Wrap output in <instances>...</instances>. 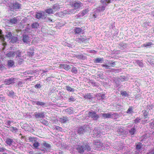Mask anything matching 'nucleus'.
Here are the masks:
<instances>
[{
    "label": "nucleus",
    "mask_w": 154,
    "mask_h": 154,
    "mask_svg": "<svg viewBox=\"0 0 154 154\" xmlns=\"http://www.w3.org/2000/svg\"><path fill=\"white\" fill-rule=\"evenodd\" d=\"M75 148L81 154L83 153L85 150L87 151L91 150L89 143L85 141H81L79 144L75 146Z\"/></svg>",
    "instance_id": "obj_1"
},
{
    "label": "nucleus",
    "mask_w": 154,
    "mask_h": 154,
    "mask_svg": "<svg viewBox=\"0 0 154 154\" xmlns=\"http://www.w3.org/2000/svg\"><path fill=\"white\" fill-rule=\"evenodd\" d=\"M142 116L144 120H142L141 122L142 124H145L149 122L148 121L149 118V111L147 112L146 110H144L142 112Z\"/></svg>",
    "instance_id": "obj_2"
},
{
    "label": "nucleus",
    "mask_w": 154,
    "mask_h": 154,
    "mask_svg": "<svg viewBox=\"0 0 154 154\" xmlns=\"http://www.w3.org/2000/svg\"><path fill=\"white\" fill-rule=\"evenodd\" d=\"M47 17L46 13L43 11L36 12L35 14V17L39 19H45Z\"/></svg>",
    "instance_id": "obj_3"
},
{
    "label": "nucleus",
    "mask_w": 154,
    "mask_h": 154,
    "mask_svg": "<svg viewBox=\"0 0 154 154\" xmlns=\"http://www.w3.org/2000/svg\"><path fill=\"white\" fill-rule=\"evenodd\" d=\"M108 65L106 64H103L101 65L102 67H104L106 69H110V67H114L116 65V62L112 60L108 61Z\"/></svg>",
    "instance_id": "obj_4"
},
{
    "label": "nucleus",
    "mask_w": 154,
    "mask_h": 154,
    "mask_svg": "<svg viewBox=\"0 0 154 154\" xmlns=\"http://www.w3.org/2000/svg\"><path fill=\"white\" fill-rule=\"evenodd\" d=\"M88 115L89 117L91 118L94 120H97L99 117L98 115L93 111H89L88 113Z\"/></svg>",
    "instance_id": "obj_5"
},
{
    "label": "nucleus",
    "mask_w": 154,
    "mask_h": 154,
    "mask_svg": "<svg viewBox=\"0 0 154 154\" xmlns=\"http://www.w3.org/2000/svg\"><path fill=\"white\" fill-rule=\"evenodd\" d=\"M103 144L98 140L95 141L93 143V147L95 150H98L102 148Z\"/></svg>",
    "instance_id": "obj_6"
},
{
    "label": "nucleus",
    "mask_w": 154,
    "mask_h": 154,
    "mask_svg": "<svg viewBox=\"0 0 154 154\" xmlns=\"http://www.w3.org/2000/svg\"><path fill=\"white\" fill-rule=\"evenodd\" d=\"M21 5L19 3L15 2L9 6V7L12 10H14L15 11H17L18 9L20 8Z\"/></svg>",
    "instance_id": "obj_7"
},
{
    "label": "nucleus",
    "mask_w": 154,
    "mask_h": 154,
    "mask_svg": "<svg viewBox=\"0 0 154 154\" xmlns=\"http://www.w3.org/2000/svg\"><path fill=\"white\" fill-rule=\"evenodd\" d=\"M34 116L38 120H40V119H42L45 117V115L44 112H35L34 114Z\"/></svg>",
    "instance_id": "obj_8"
},
{
    "label": "nucleus",
    "mask_w": 154,
    "mask_h": 154,
    "mask_svg": "<svg viewBox=\"0 0 154 154\" xmlns=\"http://www.w3.org/2000/svg\"><path fill=\"white\" fill-rule=\"evenodd\" d=\"M88 41V38L85 36H81L79 38H76L75 41L80 43L86 42Z\"/></svg>",
    "instance_id": "obj_9"
},
{
    "label": "nucleus",
    "mask_w": 154,
    "mask_h": 154,
    "mask_svg": "<svg viewBox=\"0 0 154 154\" xmlns=\"http://www.w3.org/2000/svg\"><path fill=\"white\" fill-rule=\"evenodd\" d=\"M98 10H95L93 13L90 14L89 17L91 21H94L98 15L99 14L98 13Z\"/></svg>",
    "instance_id": "obj_10"
},
{
    "label": "nucleus",
    "mask_w": 154,
    "mask_h": 154,
    "mask_svg": "<svg viewBox=\"0 0 154 154\" xmlns=\"http://www.w3.org/2000/svg\"><path fill=\"white\" fill-rule=\"evenodd\" d=\"M15 79L14 78H11L6 79L4 81V84L6 85L13 84L15 82Z\"/></svg>",
    "instance_id": "obj_11"
},
{
    "label": "nucleus",
    "mask_w": 154,
    "mask_h": 154,
    "mask_svg": "<svg viewBox=\"0 0 154 154\" xmlns=\"http://www.w3.org/2000/svg\"><path fill=\"white\" fill-rule=\"evenodd\" d=\"M88 126L87 125H84L79 128L77 132L79 134H83L84 132L86 131L87 128H88Z\"/></svg>",
    "instance_id": "obj_12"
},
{
    "label": "nucleus",
    "mask_w": 154,
    "mask_h": 154,
    "mask_svg": "<svg viewBox=\"0 0 154 154\" xmlns=\"http://www.w3.org/2000/svg\"><path fill=\"white\" fill-rule=\"evenodd\" d=\"M74 30L75 34H82L84 33V30L79 27H75Z\"/></svg>",
    "instance_id": "obj_13"
},
{
    "label": "nucleus",
    "mask_w": 154,
    "mask_h": 154,
    "mask_svg": "<svg viewBox=\"0 0 154 154\" xmlns=\"http://www.w3.org/2000/svg\"><path fill=\"white\" fill-rule=\"evenodd\" d=\"M5 143L9 146H11L14 143L13 139L11 138L7 137L5 140Z\"/></svg>",
    "instance_id": "obj_14"
},
{
    "label": "nucleus",
    "mask_w": 154,
    "mask_h": 154,
    "mask_svg": "<svg viewBox=\"0 0 154 154\" xmlns=\"http://www.w3.org/2000/svg\"><path fill=\"white\" fill-rule=\"evenodd\" d=\"M100 133V131H99L98 128V127H96L93 130L92 134H93L94 137H95L98 136Z\"/></svg>",
    "instance_id": "obj_15"
},
{
    "label": "nucleus",
    "mask_w": 154,
    "mask_h": 154,
    "mask_svg": "<svg viewBox=\"0 0 154 154\" xmlns=\"http://www.w3.org/2000/svg\"><path fill=\"white\" fill-rule=\"evenodd\" d=\"M100 115L104 119H106L107 118H110L112 117V115L111 113H101Z\"/></svg>",
    "instance_id": "obj_16"
},
{
    "label": "nucleus",
    "mask_w": 154,
    "mask_h": 154,
    "mask_svg": "<svg viewBox=\"0 0 154 154\" xmlns=\"http://www.w3.org/2000/svg\"><path fill=\"white\" fill-rule=\"evenodd\" d=\"M60 67L61 68H63L66 70L67 71L70 69L69 65L66 64H61L60 65Z\"/></svg>",
    "instance_id": "obj_17"
},
{
    "label": "nucleus",
    "mask_w": 154,
    "mask_h": 154,
    "mask_svg": "<svg viewBox=\"0 0 154 154\" xmlns=\"http://www.w3.org/2000/svg\"><path fill=\"white\" fill-rule=\"evenodd\" d=\"M68 117L66 116H63L62 117L59 119V121L61 123H65L68 121Z\"/></svg>",
    "instance_id": "obj_18"
},
{
    "label": "nucleus",
    "mask_w": 154,
    "mask_h": 154,
    "mask_svg": "<svg viewBox=\"0 0 154 154\" xmlns=\"http://www.w3.org/2000/svg\"><path fill=\"white\" fill-rule=\"evenodd\" d=\"M110 145L109 144V143L108 142L106 143V144H104L102 145V149L103 150H105L108 149L109 148H112V147L111 146V147L110 146Z\"/></svg>",
    "instance_id": "obj_19"
},
{
    "label": "nucleus",
    "mask_w": 154,
    "mask_h": 154,
    "mask_svg": "<svg viewBox=\"0 0 154 154\" xmlns=\"http://www.w3.org/2000/svg\"><path fill=\"white\" fill-rule=\"evenodd\" d=\"M29 36L26 35H24L23 36L22 40L25 43H27L29 42Z\"/></svg>",
    "instance_id": "obj_20"
},
{
    "label": "nucleus",
    "mask_w": 154,
    "mask_h": 154,
    "mask_svg": "<svg viewBox=\"0 0 154 154\" xmlns=\"http://www.w3.org/2000/svg\"><path fill=\"white\" fill-rule=\"evenodd\" d=\"M40 146V143L37 140H36L35 142L33 143L32 148L35 149H38V147Z\"/></svg>",
    "instance_id": "obj_21"
},
{
    "label": "nucleus",
    "mask_w": 154,
    "mask_h": 154,
    "mask_svg": "<svg viewBox=\"0 0 154 154\" xmlns=\"http://www.w3.org/2000/svg\"><path fill=\"white\" fill-rule=\"evenodd\" d=\"M89 11L88 9H85L83 10L82 11L81 13H80L78 14V17H82L85 15V14H87L88 12Z\"/></svg>",
    "instance_id": "obj_22"
},
{
    "label": "nucleus",
    "mask_w": 154,
    "mask_h": 154,
    "mask_svg": "<svg viewBox=\"0 0 154 154\" xmlns=\"http://www.w3.org/2000/svg\"><path fill=\"white\" fill-rule=\"evenodd\" d=\"M10 42L12 43H14L17 42L18 41V38L17 37L13 36L11 38Z\"/></svg>",
    "instance_id": "obj_23"
},
{
    "label": "nucleus",
    "mask_w": 154,
    "mask_h": 154,
    "mask_svg": "<svg viewBox=\"0 0 154 154\" xmlns=\"http://www.w3.org/2000/svg\"><path fill=\"white\" fill-rule=\"evenodd\" d=\"M82 4V3L79 2H75L73 4V6L75 9H77L80 7Z\"/></svg>",
    "instance_id": "obj_24"
},
{
    "label": "nucleus",
    "mask_w": 154,
    "mask_h": 154,
    "mask_svg": "<svg viewBox=\"0 0 154 154\" xmlns=\"http://www.w3.org/2000/svg\"><path fill=\"white\" fill-rule=\"evenodd\" d=\"M128 131L129 134L131 135H134L135 134L136 131V128H135V126L131 128Z\"/></svg>",
    "instance_id": "obj_25"
},
{
    "label": "nucleus",
    "mask_w": 154,
    "mask_h": 154,
    "mask_svg": "<svg viewBox=\"0 0 154 154\" xmlns=\"http://www.w3.org/2000/svg\"><path fill=\"white\" fill-rule=\"evenodd\" d=\"M119 47L122 50H123L127 47V45L126 43L121 42L119 44Z\"/></svg>",
    "instance_id": "obj_26"
},
{
    "label": "nucleus",
    "mask_w": 154,
    "mask_h": 154,
    "mask_svg": "<svg viewBox=\"0 0 154 154\" xmlns=\"http://www.w3.org/2000/svg\"><path fill=\"white\" fill-rule=\"evenodd\" d=\"M8 21L9 23L11 24H16L17 22V18L15 17L13 18L9 19Z\"/></svg>",
    "instance_id": "obj_27"
},
{
    "label": "nucleus",
    "mask_w": 154,
    "mask_h": 154,
    "mask_svg": "<svg viewBox=\"0 0 154 154\" xmlns=\"http://www.w3.org/2000/svg\"><path fill=\"white\" fill-rule=\"evenodd\" d=\"M142 143H139L136 146V150L139 152H140L141 150L142 146Z\"/></svg>",
    "instance_id": "obj_28"
},
{
    "label": "nucleus",
    "mask_w": 154,
    "mask_h": 154,
    "mask_svg": "<svg viewBox=\"0 0 154 154\" xmlns=\"http://www.w3.org/2000/svg\"><path fill=\"white\" fill-rule=\"evenodd\" d=\"M102 6H100L96 10H98V13L99 14L100 11H103L104 10H105L106 7V6H105V5H103V4Z\"/></svg>",
    "instance_id": "obj_29"
},
{
    "label": "nucleus",
    "mask_w": 154,
    "mask_h": 154,
    "mask_svg": "<svg viewBox=\"0 0 154 154\" xmlns=\"http://www.w3.org/2000/svg\"><path fill=\"white\" fill-rule=\"evenodd\" d=\"M39 26V23L36 22L33 23L31 25V28L32 29H37Z\"/></svg>",
    "instance_id": "obj_30"
},
{
    "label": "nucleus",
    "mask_w": 154,
    "mask_h": 154,
    "mask_svg": "<svg viewBox=\"0 0 154 154\" xmlns=\"http://www.w3.org/2000/svg\"><path fill=\"white\" fill-rule=\"evenodd\" d=\"M65 111L69 114H72L74 112L73 108L70 107L65 109Z\"/></svg>",
    "instance_id": "obj_31"
},
{
    "label": "nucleus",
    "mask_w": 154,
    "mask_h": 154,
    "mask_svg": "<svg viewBox=\"0 0 154 154\" xmlns=\"http://www.w3.org/2000/svg\"><path fill=\"white\" fill-rule=\"evenodd\" d=\"M39 121L41 123L45 125H48L49 124L47 120L44 119L43 118L39 120Z\"/></svg>",
    "instance_id": "obj_32"
},
{
    "label": "nucleus",
    "mask_w": 154,
    "mask_h": 154,
    "mask_svg": "<svg viewBox=\"0 0 154 154\" xmlns=\"http://www.w3.org/2000/svg\"><path fill=\"white\" fill-rule=\"evenodd\" d=\"M84 97L85 99L88 100L92 99H93V97L91 95L90 93H88L85 94L84 96Z\"/></svg>",
    "instance_id": "obj_33"
},
{
    "label": "nucleus",
    "mask_w": 154,
    "mask_h": 154,
    "mask_svg": "<svg viewBox=\"0 0 154 154\" xmlns=\"http://www.w3.org/2000/svg\"><path fill=\"white\" fill-rule=\"evenodd\" d=\"M29 56H32L34 55V49L32 48H30L27 52Z\"/></svg>",
    "instance_id": "obj_34"
},
{
    "label": "nucleus",
    "mask_w": 154,
    "mask_h": 154,
    "mask_svg": "<svg viewBox=\"0 0 154 154\" xmlns=\"http://www.w3.org/2000/svg\"><path fill=\"white\" fill-rule=\"evenodd\" d=\"M10 131L14 133H16L18 131V130L16 127L13 126L10 127Z\"/></svg>",
    "instance_id": "obj_35"
},
{
    "label": "nucleus",
    "mask_w": 154,
    "mask_h": 154,
    "mask_svg": "<svg viewBox=\"0 0 154 154\" xmlns=\"http://www.w3.org/2000/svg\"><path fill=\"white\" fill-rule=\"evenodd\" d=\"M103 61L104 59L103 58H97L95 59L94 62L96 63H101Z\"/></svg>",
    "instance_id": "obj_36"
},
{
    "label": "nucleus",
    "mask_w": 154,
    "mask_h": 154,
    "mask_svg": "<svg viewBox=\"0 0 154 154\" xmlns=\"http://www.w3.org/2000/svg\"><path fill=\"white\" fill-rule=\"evenodd\" d=\"M37 105L38 106H41L43 107L47 106L45 103L39 101L37 102Z\"/></svg>",
    "instance_id": "obj_37"
},
{
    "label": "nucleus",
    "mask_w": 154,
    "mask_h": 154,
    "mask_svg": "<svg viewBox=\"0 0 154 154\" xmlns=\"http://www.w3.org/2000/svg\"><path fill=\"white\" fill-rule=\"evenodd\" d=\"M7 152L8 153L10 154L11 153V152L9 150H7L5 148L3 147H0V152Z\"/></svg>",
    "instance_id": "obj_38"
},
{
    "label": "nucleus",
    "mask_w": 154,
    "mask_h": 154,
    "mask_svg": "<svg viewBox=\"0 0 154 154\" xmlns=\"http://www.w3.org/2000/svg\"><path fill=\"white\" fill-rule=\"evenodd\" d=\"M111 0H101V2L105 6H107L108 4L110 2Z\"/></svg>",
    "instance_id": "obj_39"
},
{
    "label": "nucleus",
    "mask_w": 154,
    "mask_h": 154,
    "mask_svg": "<svg viewBox=\"0 0 154 154\" xmlns=\"http://www.w3.org/2000/svg\"><path fill=\"white\" fill-rule=\"evenodd\" d=\"M6 55L7 57H13L14 56V52L12 51H10L7 53Z\"/></svg>",
    "instance_id": "obj_40"
},
{
    "label": "nucleus",
    "mask_w": 154,
    "mask_h": 154,
    "mask_svg": "<svg viewBox=\"0 0 154 154\" xmlns=\"http://www.w3.org/2000/svg\"><path fill=\"white\" fill-rule=\"evenodd\" d=\"M12 35V34L11 32H7L5 36V37L7 38L8 39H10L13 36Z\"/></svg>",
    "instance_id": "obj_41"
},
{
    "label": "nucleus",
    "mask_w": 154,
    "mask_h": 154,
    "mask_svg": "<svg viewBox=\"0 0 154 154\" xmlns=\"http://www.w3.org/2000/svg\"><path fill=\"white\" fill-rule=\"evenodd\" d=\"M135 63L137 64L138 65L142 67L143 66V64L142 62V60H137L135 61Z\"/></svg>",
    "instance_id": "obj_42"
},
{
    "label": "nucleus",
    "mask_w": 154,
    "mask_h": 154,
    "mask_svg": "<svg viewBox=\"0 0 154 154\" xmlns=\"http://www.w3.org/2000/svg\"><path fill=\"white\" fill-rule=\"evenodd\" d=\"M65 88L67 91L69 92H74L75 90L74 88H71L69 86H66Z\"/></svg>",
    "instance_id": "obj_43"
},
{
    "label": "nucleus",
    "mask_w": 154,
    "mask_h": 154,
    "mask_svg": "<svg viewBox=\"0 0 154 154\" xmlns=\"http://www.w3.org/2000/svg\"><path fill=\"white\" fill-rule=\"evenodd\" d=\"M43 145L47 149H51V145L46 142L43 143Z\"/></svg>",
    "instance_id": "obj_44"
},
{
    "label": "nucleus",
    "mask_w": 154,
    "mask_h": 154,
    "mask_svg": "<svg viewBox=\"0 0 154 154\" xmlns=\"http://www.w3.org/2000/svg\"><path fill=\"white\" fill-rule=\"evenodd\" d=\"M76 98L75 97L73 96H71L69 98L68 100V101L69 102H74Z\"/></svg>",
    "instance_id": "obj_45"
},
{
    "label": "nucleus",
    "mask_w": 154,
    "mask_h": 154,
    "mask_svg": "<svg viewBox=\"0 0 154 154\" xmlns=\"http://www.w3.org/2000/svg\"><path fill=\"white\" fill-rule=\"evenodd\" d=\"M133 107L132 106H130L129 107V108L128 109V110H127L126 112V113H127L128 114H132L133 112Z\"/></svg>",
    "instance_id": "obj_46"
},
{
    "label": "nucleus",
    "mask_w": 154,
    "mask_h": 154,
    "mask_svg": "<svg viewBox=\"0 0 154 154\" xmlns=\"http://www.w3.org/2000/svg\"><path fill=\"white\" fill-rule=\"evenodd\" d=\"M45 11L46 12V13L48 14H51L53 13V9L51 8L46 9Z\"/></svg>",
    "instance_id": "obj_47"
},
{
    "label": "nucleus",
    "mask_w": 154,
    "mask_h": 154,
    "mask_svg": "<svg viewBox=\"0 0 154 154\" xmlns=\"http://www.w3.org/2000/svg\"><path fill=\"white\" fill-rule=\"evenodd\" d=\"M14 64V63L13 60H10L8 62V65L9 66L12 67Z\"/></svg>",
    "instance_id": "obj_48"
},
{
    "label": "nucleus",
    "mask_w": 154,
    "mask_h": 154,
    "mask_svg": "<svg viewBox=\"0 0 154 154\" xmlns=\"http://www.w3.org/2000/svg\"><path fill=\"white\" fill-rule=\"evenodd\" d=\"M141 118L139 117H137L134 120V123L135 124H137L140 122L141 121Z\"/></svg>",
    "instance_id": "obj_49"
},
{
    "label": "nucleus",
    "mask_w": 154,
    "mask_h": 154,
    "mask_svg": "<svg viewBox=\"0 0 154 154\" xmlns=\"http://www.w3.org/2000/svg\"><path fill=\"white\" fill-rule=\"evenodd\" d=\"M77 10L76 9H75V8L74 9H72L70 10L69 12H68V14H74L77 11Z\"/></svg>",
    "instance_id": "obj_50"
},
{
    "label": "nucleus",
    "mask_w": 154,
    "mask_h": 154,
    "mask_svg": "<svg viewBox=\"0 0 154 154\" xmlns=\"http://www.w3.org/2000/svg\"><path fill=\"white\" fill-rule=\"evenodd\" d=\"M152 44V42H148L146 43L145 44H143L142 45L143 47H145L147 46L151 45Z\"/></svg>",
    "instance_id": "obj_51"
},
{
    "label": "nucleus",
    "mask_w": 154,
    "mask_h": 154,
    "mask_svg": "<svg viewBox=\"0 0 154 154\" xmlns=\"http://www.w3.org/2000/svg\"><path fill=\"white\" fill-rule=\"evenodd\" d=\"M154 107V104H150L147 106V108L149 109V110H150Z\"/></svg>",
    "instance_id": "obj_52"
},
{
    "label": "nucleus",
    "mask_w": 154,
    "mask_h": 154,
    "mask_svg": "<svg viewBox=\"0 0 154 154\" xmlns=\"http://www.w3.org/2000/svg\"><path fill=\"white\" fill-rule=\"evenodd\" d=\"M29 141L31 142H33V143L35 142L36 140H37V139H36V138L34 137H29Z\"/></svg>",
    "instance_id": "obj_53"
},
{
    "label": "nucleus",
    "mask_w": 154,
    "mask_h": 154,
    "mask_svg": "<svg viewBox=\"0 0 154 154\" xmlns=\"http://www.w3.org/2000/svg\"><path fill=\"white\" fill-rule=\"evenodd\" d=\"M121 94L124 97H125L128 95L126 91H122L121 92Z\"/></svg>",
    "instance_id": "obj_54"
},
{
    "label": "nucleus",
    "mask_w": 154,
    "mask_h": 154,
    "mask_svg": "<svg viewBox=\"0 0 154 154\" xmlns=\"http://www.w3.org/2000/svg\"><path fill=\"white\" fill-rule=\"evenodd\" d=\"M53 9L54 10H57L60 8L59 6L57 4H54L52 7Z\"/></svg>",
    "instance_id": "obj_55"
},
{
    "label": "nucleus",
    "mask_w": 154,
    "mask_h": 154,
    "mask_svg": "<svg viewBox=\"0 0 154 154\" xmlns=\"http://www.w3.org/2000/svg\"><path fill=\"white\" fill-rule=\"evenodd\" d=\"M14 92L12 91H9L8 93V95L9 96L12 97H14Z\"/></svg>",
    "instance_id": "obj_56"
},
{
    "label": "nucleus",
    "mask_w": 154,
    "mask_h": 154,
    "mask_svg": "<svg viewBox=\"0 0 154 154\" xmlns=\"http://www.w3.org/2000/svg\"><path fill=\"white\" fill-rule=\"evenodd\" d=\"M71 72L75 74H76L78 72V70L76 67H73L72 69Z\"/></svg>",
    "instance_id": "obj_57"
},
{
    "label": "nucleus",
    "mask_w": 154,
    "mask_h": 154,
    "mask_svg": "<svg viewBox=\"0 0 154 154\" xmlns=\"http://www.w3.org/2000/svg\"><path fill=\"white\" fill-rule=\"evenodd\" d=\"M17 83L19 87H22L23 86V82L21 81H18L17 82Z\"/></svg>",
    "instance_id": "obj_58"
},
{
    "label": "nucleus",
    "mask_w": 154,
    "mask_h": 154,
    "mask_svg": "<svg viewBox=\"0 0 154 154\" xmlns=\"http://www.w3.org/2000/svg\"><path fill=\"white\" fill-rule=\"evenodd\" d=\"M21 52L20 50H18L14 52V54H16L18 57H20Z\"/></svg>",
    "instance_id": "obj_59"
},
{
    "label": "nucleus",
    "mask_w": 154,
    "mask_h": 154,
    "mask_svg": "<svg viewBox=\"0 0 154 154\" xmlns=\"http://www.w3.org/2000/svg\"><path fill=\"white\" fill-rule=\"evenodd\" d=\"M90 84L94 86H97L98 85L97 83H96L95 82L93 81H91L90 82Z\"/></svg>",
    "instance_id": "obj_60"
},
{
    "label": "nucleus",
    "mask_w": 154,
    "mask_h": 154,
    "mask_svg": "<svg viewBox=\"0 0 154 154\" xmlns=\"http://www.w3.org/2000/svg\"><path fill=\"white\" fill-rule=\"evenodd\" d=\"M75 57L78 59H82L83 58V56L82 54L76 55Z\"/></svg>",
    "instance_id": "obj_61"
},
{
    "label": "nucleus",
    "mask_w": 154,
    "mask_h": 154,
    "mask_svg": "<svg viewBox=\"0 0 154 154\" xmlns=\"http://www.w3.org/2000/svg\"><path fill=\"white\" fill-rule=\"evenodd\" d=\"M99 94L100 95L99 96L100 97L99 98H98V99L99 100H103L104 98L105 95L103 94Z\"/></svg>",
    "instance_id": "obj_62"
},
{
    "label": "nucleus",
    "mask_w": 154,
    "mask_h": 154,
    "mask_svg": "<svg viewBox=\"0 0 154 154\" xmlns=\"http://www.w3.org/2000/svg\"><path fill=\"white\" fill-rule=\"evenodd\" d=\"M115 149L117 150L118 151L121 150L123 148V147L122 146H115Z\"/></svg>",
    "instance_id": "obj_63"
},
{
    "label": "nucleus",
    "mask_w": 154,
    "mask_h": 154,
    "mask_svg": "<svg viewBox=\"0 0 154 154\" xmlns=\"http://www.w3.org/2000/svg\"><path fill=\"white\" fill-rule=\"evenodd\" d=\"M41 85L40 84H37L35 85V88L36 89L40 88Z\"/></svg>",
    "instance_id": "obj_64"
}]
</instances>
